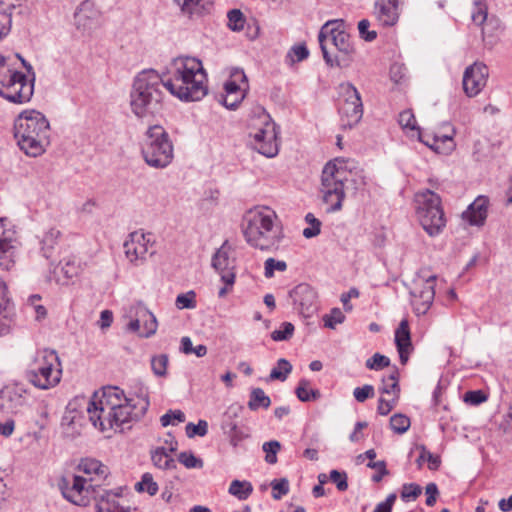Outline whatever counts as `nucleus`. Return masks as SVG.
<instances>
[{
    "mask_svg": "<svg viewBox=\"0 0 512 512\" xmlns=\"http://www.w3.org/2000/svg\"><path fill=\"white\" fill-rule=\"evenodd\" d=\"M399 0H376L374 14L380 25L384 27L393 26L399 18Z\"/></svg>",
    "mask_w": 512,
    "mask_h": 512,
    "instance_id": "393cba45",
    "label": "nucleus"
},
{
    "mask_svg": "<svg viewBox=\"0 0 512 512\" xmlns=\"http://www.w3.org/2000/svg\"><path fill=\"white\" fill-rule=\"evenodd\" d=\"M435 275L423 277L422 281H416L411 295L413 297L412 305L416 314H425L433 303L435 297Z\"/></svg>",
    "mask_w": 512,
    "mask_h": 512,
    "instance_id": "2eb2a0df",
    "label": "nucleus"
},
{
    "mask_svg": "<svg viewBox=\"0 0 512 512\" xmlns=\"http://www.w3.org/2000/svg\"><path fill=\"white\" fill-rule=\"evenodd\" d=\"M305 221L310 227H307L303 230V236L307 239L316 237L321 232V221L317 219L313 213H307L305 216Z\"/></svg>",
    "mask_w": 512,
    "mask_h": 512,
    "instance_id": "c03bdc74",
    "label": "nucleus"
},
{
    "mask_svg": "<svg viewBox=\"0 0 512 512\" xmlns=\"http://www.w3.org/2000/svg\"><path fill=\"white\" fill-rule=\"evenodd\" d=\"M221 429L228 437L230 444L234 447L238 446V444L248 436L230 415H224L221 422Z\"/></svg>",
    "mask_w": 512,
    "mask_h": 512,
    "instance_id": "c756f323",
    "label": "nucleus"
},
{
    "mask_svg": "<svg viewBox=\"0 0 512 512\" xmlns=\"http://www.w3.org/2000/svg\"><path fill=\"white\" fill-rule=\"evenodd\" d=\"M278 217L269 207H257L244 217L243 234L249 245L260 250H271L278 246L282 231Z\"/></svg>",
    "mask_w": 512,
    "mask_h": 512,
    "instance_id": "20e7f679",
    "label": "nucleus"
},
{
    "mask_svg": "<svg viewBox=\"0 0 512 512\" xmlns=\"http://www.w3.org/2000/svg\"><path fill=\"white\" fill-rule=\"evenodd\" d=\"M348 172L343 167H337L335 162H328L321 175L322 201L327 205V213H335L342 209L345 199V182Z\"/></svg>",
    "mask_w": 512,
    "mask_h": 512,
    "instance_id": "6e6552de",
    "label": "nucleus"
},
{
    "mask_svg": "<svg viewBox=\"0 0 512 512\" xmlns=\"http://www.w3.org/2000/svg\"><path fill=\"white\" fill-rule=\"evenodd\" d=\"M294 308L304 317H310L317 311V293L307 283L298 284L289 292Z\"/></svg>",
    "mask_w": 512,
    "mask_h": 512,
    "instance_id": "dca6fc26",
    "label": "nucleus"
},
{
    "mask_svg": "<svg viewBox=\"0 0 512 512\" xmlns=\"http://www.w3.org/2000/svg\"><path fill=\"white\" fill-rule=\"evenodd\" d=\"M362 101L360 93L351 83H341L338 87V105L348 103H358Z\"/></svg>",
    "mask_w": 512,
    "mask_h": 512,
    "instance_id": "2f4dec72",
    "label": "nucleus"
},
{
    "mask_svg": "<svg viewBox=\"0 0 512 512\" xmlns=\"http://www.w3.org/2000/svg\"><path fill=\"white\" fill-rule=\"evenodd\" d=\"M410 419L404 414H394L390 418V428L397 434L405 433L410 427Z\"/></svg>",
    "mask_w": 512,
    "mask_h": 512,
    "instance_id": "a18cd8bd",
    "label": "nucleus"
},
{
    "mask_svg": "<svg viewBox=\"0 0 512 512\" xmlns=\"http://www.w3.org/2000/svg\"><path fill=\"white\" fill-rule=\"evenodd\" d=\"M185 421V414L181 410H169L161 416L160 422L163 427L176 425Z\"/></svg>",
    "mask_w": 512,
    "mask_h": 512,
    "instance_id": "864d4df0",
    "label": "nucleus"
},
{
    "mask_svg": "<svg viewBox=\"0 0 512 512\" xmlns=\"http://www.w3.org/2000/svg\"><path fill=\"white\" fill-rule=\"evenodd\" d=\"M26 404L25 390L14 385L6 386L0 391V410L5 413H18Z\"/></svg>",
    "mask_w": 512,
    "mask_h": 512,
    "instance_id": "4be33fe9",
    "label": "nucleus"
},
{
    "mask_svg": "<svg viewBox=\"0 0 512 512\" xmlns=\"http://www.w3.org/2000/svg\"><path fill=\"white\" fill-rule=\"evenodd\" d=\"M370 25V21L367 19H362L358 23L359 35L367 42H371L377 38V32L375 30H369Z\"/></svg>",
    "mask_w": 512,
    "mask_h": 512,
    "instance_id": "338daca9",
    "label": "nucleus"
},
{
    "mask_svg": "<svg viewBox=\"0 0 512 512\" xmlns=\"http://www.w3.org/2000/svg\"><path fill=\"white\" fill-rule=\"evenodd\" d=\"M287 264L285 261L275 260L274 258H268L264 263V275L267 278H271L274 275V271H285Z\"/></svg>",
    "mask_w": 512,
    "mask_h": 512,
    "instance_id": "052dcab7",
    "label": "nucleus"
},
{
    "mask_svg": "<svg viewBox=\"0 0 512 512\" xmlns=\"http://www.w3.org/2000/svg\"><path fill=\"white\" fill-rule=\"evenodd\" d=\"M79 469L87 475H95L99 478H105L107 475V467L96 459L86 458L79 464Z\"/></svg>",
    "mask_w": 512,
    "mask_h": 512,
    "instance_id": "72a5a7b5",
    "label": "nucleus"
},
{
    "mask_svg": "<svg viewBox=\"0 0 512 512\" xmlns=\"http://www.w3.org/2000/svg\"><path fill=\"white\" fill-rule=\"evenodd\" d=\"M181 7L183 13L192 15L194 13H200L204 9V0H175Z\"/></svg>",
    "mask_w": 512,
    "mask_h": 512,
    "instance_id": "5fc2aeb1",
    "label": "nucleus"
},
{
    "mask_svg": "<svg viewBox=\"0 0 512 512\" xmlns=\"http://www.w3.org/2000/svg\"><path fill=\"white\" fill-rule=\"evenodd\" d=\"M262 124L255 132H250V144L260 154L272 158L278 153L276 124L265 111L259 115Z\"/></svg>",
    "mask_w": 512,
    "mask_h": 512,
    "instance_id": "9b49d317",
    "label": "nucleus"
},
{
    "mask_svg": "<svg viewBox=\"0 0 512 512\" xmlns=\"http://www.w3.org/2000/svg\"><path fill=\"white\" fill-rule=\"evenodd\" d=\"M135 490L137 492H147L150 496H153L158 491V485L150 473H144L141 480L135 484Z\"/></svg>",
    "mask_w": 512,
    "mask_h": 512,
    "instance_id": "79ce46f5",
    "label": "nucleus"
},
{
    "mask_svg": "<svg viewBox=\"0 0 512 512\" xmlns=\"http://www.w3.org/2000/svg\"><path fill=\"white\" fill-rule=\"evenodd\" d=\"M281 445L278 441L272 440L265 442L262 446L263 451L266 453L265 460L269 464L277 462V452L280 450Z\"/></svg>",
    "mask_w": 512,
    "mask_h": 512,
    "instance_id": "4d7b16f0",
    "label": "nucleus"
},
{
    "mask_svg": "<svg viewBox=\"0 0 512 512\" xmlns=\"http://www.w3.org/2000/svg\"><path fill=\"white\" fill-rule=\"evenodd\" d=\"M340 126L343 129H351L356 126L363 116L362 101L358 103L339 104Z\"/></svg>",
    "mask_w": 512,
    "mask_h": 512,
    "instance_id": "bb28decb",
    "label": "nucleus"
},
{
    "mask_svg": "<svg viewBox=\"0 0 512 512\" xmlns=\"http://www.w3.org/2000/svg\"><path fill=\"white\" fill-rule=\"evenodd\" d=\"M41 299L42 298L39 294H33L28 297L26 303L27 308H30L33 311L34 319L38 322L46 319L48 314L46 307L40 303Z\"/></svg>",
    "mask_w": 512,
    "mask_h": 512,
    "instance_id": "ea45409f",
    "label": "nucleus"
},
{
    "mask_svg": "<svg viewBox=\"0 0 512 512\" xmlns=\"http://www.w3.org/2000/svg\"><path fill=\"white\" fill-rule=\"evenodd\" d=\"M241 84L247 86V78L242 69L234 68L230 73V78L224 84L225 93L228 97L235 96L231 101H225L224 105L229 109H235L243 100V88Z\"/></svg>",
    "mask_w": 512,
    "mask_h": 512,
    "instance_id": "5701e85b",
    "label": "nucleus"
},
{
    "mask_svg": "<svg viewBox=\"0 0 512 512\" xmlns=\"http://www.w3.org/2000/svg\"><path fill=\"white\" fill-rule=\"evenodd\" d=\"M309 55V51L305 45H295L287 54V59H290L291 63L300 62L306 59Z\"/></svg>",
    "mask_w": 512,
    "mask_h": 512,
    "instance_id": "69168bd1",
    "label": "nucleus"
},
{
    "mask_svg": "<svg viewBox=\"0 0 512 512\" xmlns=\"http://www.w3.org/2000/svg\"><path fill=\"white\" fill-rule=\"evenodd\" d=\"M421 493H422V489H421L420 485H418L416 483H405L402 486L400 496L404 502H409L411 500L417 499Z\"/></svg>",
    "mask_w": 512,
    "mask_h": 512,
    "instance_id": "3c124183",
    "label": "nucleus"
},
{
    "mask_svg": "<svg viewBox=\"0 0 512 512\" xmlns=\"http://www.w3.org/2000/svg\"><path fill=\"white\" fill-rule=\"evenodd\" d=\"M83 270L80 260L73 255L64 257L57 266L51 270L52 278L59 285H69Z\"/></svg>",
    "mask_w": 512,
    "mask_h": 512,
    "instance_id": "6ab92c4d",
    "label": "nucleus"
},
{
    "mask_svg": "<svg viewBox=\"0 0 512 512\" xmlns=\"http://www.w3.org/2000/svg\"><path fill=\"white\" fill-rule=\"evenodd\" d=\"M291 371L292 365L290 364V362L285 358H280L277 361V365L274 368H272L269 375V380L285 381L288 375L291 373Z\"/></svg>",
    "mask_w": 512,
    "mask_h": 512,
    "instance_id": "58836bf2",
    "label": "nucleus"
},
{
    "mask_svg": "<svg viewBox=\"0 0 512 512\" xmlns=\"http://www.w3.org/2000/svg\"><path fill=\"white\" fill-rule=\"evenodd\" d=\"M6 284L0 280V336L8 335L16 325L14 305L6 296Z\"/></svg>",
    "mask_w": 512,
    "mask_h": 512,
    "instance_id": "b1692460",
    "label": "nucleus"
},
{
    "mask_svg": "<svg viewBox=\"0 0 512 512\" xmlns=\"http://www.w3.org/2000/svg\"><path fill=\"white\" fill-rule=\"evenodd\" d=\"M14 5H8L6 8L0 7V40L8 35L12 23V10Z\"/></svg>",
    "mask_w": 512,
    "mask_h": 512,
    "instance_id": "37998d69",
    "label": "nucleus"
},
{
    "mask_svg": "<svg viewBox=\"0 0 512 512\" xmlns=\"http://www.w3.org/2000/svg\"><path fill=\"white\" fill-rule=\"evenodd\" d=\"M345 315L340 308H333L329 314L323 316L324 326L330 329H335L337 324L343 323Z\"/></svg>",
    "mask_w": 512,
    "mask_h": 512,
    "instance_id": "09e8293b",
    "label": "nucleus"
},
{
    "mask_svg": "<svg viewBox=\"0 0 512 512\" xmlns=\"http://www.w3.org/2000/svg\"><path fill=\"white\" fill-rule=\"evenodd\" d=\"M421 453L418 458V463L421 464L422 461H428L429 463V469L430 470H436L439 468L441 460L439 456L432 454L429 452L425 446H421Z\"/></svg>",
    "mask_w": 512,
    "mask_h": 512,
    "instance_id": "0e129e2a",
    "label": "nucleus"
},
{
    "mask_svg": "<svg viewBox=\"0 0 512 512\" xmlns=\"http://www.w3.org/2000/svg\"><path fill=\"white\" fill-rule=\"evenodd\" d=\"M14 136L26 155L40 156L50 144L49 121L39 111L25 110L15 119Z\"/></svg>",
    "mask_w": 512,
    "mask_h": 512,
    "instance_id": "7ed1b4c3",
    "label": "nucleus"
},
{
    "mask_svg": "<svg viewBox=\"0 0 512 512\" xmlns=\"http://www.w3.org/2000/svg\"><path fill=\"white\" fill-rule=\"evenodd\" d=\"M228 27L233 31H241L244 28L246 19L239 9H232L227 14Z\"/></svg>",
    "mask_w": 512,
    "mask_h": 512,
    "instance_id": "49530a36",
    "label": "nucleus"
},
{
    "mask_svg": "<svg viewBox=\"0 0 512 512\" xmlns=\"http://www.w3.org/2000/svg\"><path fill=\"white\" fill-rule=\"evenodd\" d=\"M382 394H392L395 397H399V371L397 367H393V371L382 379V387L379 389Z\"/></svg>",
    "mask_w": 512,
    "mask_h": 512,
    "instance_id": "473e14b6",
    "label": "nucleus"
},
{
    "mask_svg": "<svg viewBox=\"0 0 512 512\" xmlns=\"http://www.w3.org/2000/svg\"><path fill=\"white\" fill-rule=\"evenodd\" d=\"M231 247L225 241L212 257V267L220 274L221 281L228 286L235 283V259L230 256Z\"/></svg>",
    "mask_w": 512,
    "mask_h": 512,
    "instance_id": "a211bd4d",
    "label": "nucleus"
},
{
    "mask_svg": "<svg viewBox=\"0 0 512 512\" xmlns=\"http://www.w3.org/2000/svg\"><path fill=\"white\" fill-rule=\"evenodd\" d=\"M90 482L93 478H90ZM100 487L99 484L88 483L82 476L74 475L72 482H66L62 487V494L65 499L77 506H88L94 500V492Z\"/></svg>",
    "mask_w": 512,
    "mask_h": 512,
    "instance_id": "f8f14e48",
    "label": "nucleus"
},
{
    "mask_svg": "<svg viewBox=\"0 0 512 512\" xmlns=\"http://www.w3.org/2000/svg\"><path fill=\"white\" fill-rule=\"evenodd\" d=\"M150 243V233L144 234L139 231L132 232L123 245L127 259L135 265L143 263L148 254H153V251H150Z\"/></svg>",
    "mask_w": 512,
    "mask_h": 512,
    "instance_id": "4468645a",
    "label": "nucleus"
},
{
    "mask_svg": "<svg viewBox=\"0 0 512 512\" xmlns=\"http://www.w3.org/2000/svg\"><path fill=\"white\" fill-rule=\"evenodd\" d=\"M318 41L323 58L330 67L347 65L355 51L342 19L327 21L319 31Z\"/></svg>",
    "mask_w": 512,
    "mask_h": 512,
    "instance_id": "39448f33",
    "label": "nucleus"
},
{
    "mask_svg": "<svg viewBox=\"0 0 512 512\" xmlns=\"http://www.w3.org/2000/svg\"><path fill=\"white\" fill-rule=\"evenodd\" d=\"M366 367L370 370L379 371L390 365V359L380 353H375L371 358L367 359Z\"/></svg>",
    "mask_w": 512,
    "mask_h": 512,
    "instance_id": "6e6d98bb",
    "label": "nucleus"
},
{
    "mask_svg": "<svg viewBox=\"0 0 512 512\" xmlns=\"http://www.w3.org/2000/svg\"><path fill=\"white\" fill-rule=\"evenodd\" d=\"M178 461L189 469L203 467V461L197 458L192 452H181L178 455Z\"/></svg>",
    "mask_w": 512,
    "mask_h": 512,
    "instance_id": "bf43d9fd",
    "label": "nucleus"
},
{
    "mask_svg": "<svg viewBox=\"0 0 512 512\" xmlns=\"http://www.w3.org/2000/svg\"><path fill=\"white\" fill-rule=\"evenodd\" d=\"M14 234L6 228V219L0 218V270L8 271L14 266Z\"/></svg>",
    "mask_w": 512,
    "mask_h": 512,
    "instance_id": "412c9836",
    "label": "nucleus"
},
{
    "mask_svg": "<svg viewBox=\"0 0 512 512\" xmlns=\"http://www.w3.org/2000/svg\"><path fill=\"white\" fill-rule=\"evenodd\" d=\"M87 6L86 3H83L74 15L77 29L83 32L91 31L98 23L97 12L88 10Z\"/></svg>",
    "mask_w": 512,
    "mask_h": 512,
    "instance_id": "7c9ffc66",
    "label": "nucleus"
},
{
    "mask_svg": "<svg viewBox=\"0 0 512 512\" xmlns=\"http://www.w3.org/2000/svg\"><path fill=\"white\" fill-rule=\"evenodd\" d=\"M374 394V387L370 384H365L362 387H356L353 391L354 398L360 403L372 398Z\"/></svg>",
    "mask_w": 512,
    "mask_h": 512,
    "instance_id": "774afa93",
    "label": "nucleus"
},
{
    "mask_svg": "<svg viewBox=\"0 0 512 512\" xmlns=\"http://www.w3.org/2000/svg\"><path fill=\"white\" fill-rule=\"evenodd\" d=\"M294 332V325L290 322H283L281 328L271 333V338L274 341H285L292 337Z\"/></svg>",
    "mask_w": 512,
    "mask_h": 512,
    "instance_id": "13d9d810",
    "label": "nucleus"
},
{
    "mask_svg": "<svg viewBox=\"0 0 512 512\" xmlns=\"http://www.w3.org/2000/svg\"><path fill=\"white\" fill-rule=\"evenodd\" d=\"M178 443L171 437L169 448L158 447L151 453V459L153 464L164 470H170L176 468L175 460L170 456L169 452H175L177 450Z\"/></svg>",
    "mask_w": 512,
    "mask_h": 512,
    "instance_id": "c85d7f7f",
    "label": "nucleus"
},
{
    "mask_svg": "<svg viewBox=\"0 0 512 512\" xmlns=\"http://www.w3.org/2000/svg\"><path fill=\"white\" fill-rule=\"evenodd\" d=\"M451 133L438 134L439 136V144L440 148L438 149V153L448 154L455 148V143L453 140L454 129L451 128Z\"/></svg>",
    "mask_w": 512,
    "mask_h": 512,
    "instance_id": "680f3d73",
    "label": "nucleus"
},
{
    "mask_svg": "<svg viewBox=\"0 0 512 512\" xmlns=\"http://www.w3.org/2000/svg\"><path fill=\"white\" fill-rule=\"evenodd\" d=\"M185 432L188 438L195 436L204 437L208 433V423L202 419L197 424L189 422L185 427Z\"/></svg>",
    "mask_w": 512,
    "mask_h": 512,
    "instance_id": "de8ad7c7",
    "label": "nucleus"
},
{
    "mask_svg": "<svg viewBox=\"0 0 512 512\" xmlns=\"http://www.w3.org/2000/svg\"><path fill=\"white\" fill-rule=\"evenodd\" d=\"M122 495V488L107 490L101 487L94 492L96 502V512H130L129 507H124L119 503Z\"/></svg>",
    "mask_w": 512,
    "mask_h": 512,
    "instance_id": "aec40b11",
    "label": "nucleus"
},
{
    "mask_svg": "<svg viewBox=\"0 0 512 512\" xmlns=\"http://www.w3.org/2000/svg\"><path fill=\"white\" fill-rule=\"evenodd\" d=\"M141 154L146 164L156 169L166 168L174 158L169 134L161 125L150 126L141 143Z\"/></svg>",
    "mask_w": 512,
    "mask_h": 512,
    "instance_id": "423d86ee",
    "label": "nucleus"
},
{
    "mask_svg": "<svg viewBox=\"0 0 512 512\" xmlns=\"http://www.w3.org/2000/svg\"><path fill=\"white\" fill-rule=\"evenodd\" d=\"M129 314L134 317L127 325L129 331L138 332L143 324V330L139 332L141 337L149 338L156 333L158 327L156 316L144 304L132 305Z\"/></svg>",
    "mask_w": 512,
    "mask_h": 512,
    "instance_id": "ddd939ff",
    "label": "nucleus"
},
{
    "mask_svg": "<svg viewBox=\"0 0 512 512\" xmlns=\"http://www.w3.org/2000/svg\"><path fill=\"white\" fill-rule=\"evenodd\" d=\"M488 199L478 197L468 208L462 213L464 221L474 226H481L487 218Z\"/></svg>",
    "mask_w": 512,
    "mask_h": 512,
    "instance_id": "cd10ccee",
    "label": "nucleus"
},
{
    "mask_svg": "<svg viewBox=\"0 0 512 512\" xmlns=\"http://www.w3.org/2000/svg\"><path fill=\"white\" fill-rule=\"evenodd\" d=\"M178 309H194L196 307V294L194 291L179 294L175 301Z\"/></svg>",
    "mask_w": 512,
    "mask_h": 512,
    "instance_id": "8fccbe9b",
    "label": "nucleus"
},
{
    "mask_svg": "<svg viewBox=\"0 0 512 512\" xmlns=\"http://www.w3.org/2000/svg\"><path fill=\"white\" fill-rule=\"evenodd\" d=\"M151 370L156 377H166L169 357L167 354H158L151 357Z\"/></svg>",
    "mask_w": 512,
    "mask_h": 512,
    "instance_id": "a19ab883",
    "label": "nucleus"
},
{
    "mask_svg": "<svg viewBox=\"0 0 512 512\" xmlns=\"http://www.w3.org/2000/svg\"><path fill=\"white\" fill-rule=\"evenodd\" d=\"M395 344L399 353L401 364L405 365L413 350L411 343L409 323L403 319L395 331Z\"/></svg>",
    "mask_w": 512,
    "mask_h": 512,
    "instance_id": "a878e982",
    "label": "nucleus"
},
{
    "mask_svg": "<svg viewBox=\"0 0 512 512\" xmlns=\"http://www.w3.org/2000/svg\"><path fill=\"white\" fill-rule=\"evenodd\" d=\"M149 406L146 389L141 388L138 393L126 396L119 387L108 386L103 388L101 396L95 395L87 402L86 411L92 425L106 431L140 420Z\"/></svg>",
    "mask_w": 512,
    "mask_h": 512,
    "instance_id": "f03ea898",
    "label": "nucleus"
},
{
    "mask_svg": "<svg viewBox=\"0 0 512 512\" xmlns=\"http://www.w3.org/2000/svg\"><path fill=\"white\" fill-rule=\"evenodd\" d=\"M309 381L301 379L296 387L295 393L298 399L302 402H308L311 400H317L320 398L321 393L318 389L309 388Z\"/></svg>",
    "mask_w": 512,
    "mask_h": 512,
    "instance_id": "e433bc0d",
    "label": "nucleus"
},
{
    "mask_svg": "<svg viewBox=\"0 0 512 512\" xmlns=\"http://www.w3.org/2000/svg\"><path fill=\"white\" fill-rule=\"evenodd\" d=\"M59 237L60 231L55 228L50 229L43 235L40 244L41 252L46 259H49L52 256Z\"/></svg>",
    "mask_w": 512,
    "mask_h": 512,
    "instance_id": "f704fd0d",
    "label": "nucleus"
},
{
    "mask_svg": "<svg viewBox=\"0 0 512 512\" xmlns=\"http://www.w3.org/2000/svg\"><path fill=\"white\" fill-rule=\"evenodd\" d=\"M207 74L202 62L194 57H177L162 77L154 69L140 71L130 92L131 111L138 118L155 116L162 110L163 88L184 101H199L208 92Z\"/></svg>",
    "mask_w": 512,
    "mask_h": 512,
    "instance_id": "f257e3e1",
    "label": "nucleus"
},
{
    "mask_svg": "<svg viewBox=\"0 0 512 512\" xmlns=\"http://www.w3.org/2000/svg\"><path fill=\"white\" fill-rule=\"evenodd\" d=\"M271 405V400L261 388H254L250 392L248 407L252 411L258 410L260 407L267 409Z\"/></svg>",
    "mask_w": 512,
    "mask_h": 512,
    "instance_id": "c9c22d12",
    "label": "nucleus"
},
{
    "mask_svg": "<svg viewBox=\"0 0 512 512\" xmlns=\"http://www.w3.org/2000/svg\"><path fill=\"white\" fill-rule=\"evenodd\" d=\"M417 214L423 229L434 236L445 227L446 219L441 199L435 192L427 189L416 194Z\"/></svg>",
    "mask_w": 512,
    "mask_h": 512,
    "instance_id": "9d476101",
    "label": "nucleus"
},
{
    "mask_svg": "<svg viewBox=\"0 0 512 512\" xmlns=\"http://www.w3.org/2000/svg\"><path fill=\"white\" fill-rule=\"evenodd\" d=\"M35 76L28 78L23 72L10 67L7 59L0 56V96L15 104L31 100L34 93Z\"/></svg>",
    "mask_w": 512,
    "mask_h": 512,
    "instance_id": "0eeeda50",
    "label": "nucleus"
},
{
    "mask_svg": "<svg viewBox=\"0 0 512 512\" xmlns=\"http://www.w3.org/2000/svg\"><path fill=\"white\" fill-rule=\"evenodd\" d=\"M476 10L472 13V21L477 25H482L487 18V7L484 0L473 1Z\"/></svg>",
    "mask_w": 512,
    "mask_h": 512,
    "instance_id": "e2e57ef3",
    "label": "nucleus"
},
{
    "mask_svg": "<svg viewBox=\"0 0 512 512\" xmlns=\"http://www.w3.org/2000/svg\"><path fill=\"white\" fill-rule=\"evenodd\" d=\"M488 67L482 62L468 66L463 74V90L468 97L477 96L487 83Z\"/></svg>",
    "mask_w": 512,
    "mask_h": 512,
    "instance_id": "f3484780",
    "label": "nucleus"
},
{
    "mask_svg": "<svg viewBox=\"0 0 512 512\" xmlns=\"http://www.w3.org/2000/svg\"><path fill=\"white\" fill-rule=\"evenodd\" d=\"M399 124L403 129L418 131L420 128L417 126L415 116L413 112L409 109L402 111L399 114Z\"/></svg>",
    "mask_w": 512,
    "mask_h": 512,
    "instance_id": "603ef678",
    "label": "nucleus"
},
{
    "mask_svg": "<svg viewBox=\"0 0 512 512\" xmlns=\"http://www.w3.org/2000/svg\"><path fill=\"white\" fill-rule=\"evenodd\" d=\"M62 375L61 363L54 350L38 352L35 365L27 372L28 380L37 388L49 389L56 386Z\"/></svg>",
    "mask_w": 512,
    "mask_h": 512,
    "instance_id": "1a4fd4ad",
    "label": "nucleus"
},
{
    "mask_svg": "<svg viewBox=\"0 0 512 512\" xmlns=\"http://www.w3.org/2000/svg\"><path fill=\"white\" fill-rule=\"evenodd\" d=\"M229 493L239 500H246L253 492V486L248 481L233 480L229 486Z\"/></svg>",
    "mask_w": 512,
    "mask_h": 512,
    "instance_id": "4c0bfd02",
    "label": "nucleus"
}]
</instances>
